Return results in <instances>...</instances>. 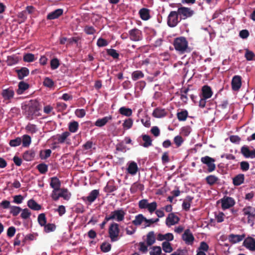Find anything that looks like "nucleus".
Segmentation results:
<instances>
[{"mask_svg": "<svg viewBox=\"0 0 255 255\" xmlns=\"http://www.w3.org/2000/svg\"><path fill=\"white\" fill-rule=\"evenodd\" d=\"M178 12L171 11L168 15V24L170 27H174L178 22Z\"/></svg>", "mask_w": 255, "mask_h": 255, "instance_id": "nucleus-7", "label": "nucleus"}, {"mask_svg": "<svg viewBox=\"0 0 255 255\" xmlns=\"http://www.w3.org/2000/svg\"><path fill=\"white\" fill-rule=\"evenodd\" d=\"M244 175L243 174H239L233 178V183L236 186L241 185L244 182Z\"/></svg>", "mask_w": 255, "mask_h": 255, "instance_id": "nucleus-27", "label": "nucleus"}, {"mask_svg": "<svg viewBox=\"0 0 255 255\" xmlns=\"http://www.w3.org/2000/svg\"><path fill=\"white\" fill-rule=\"evenodd\" d=\"M155 242V237L153 232H150L147 235L146 243L150 246Z\"/></svg>", "mask_w": 255, "mask_h": 255, "instance_id": "nucleus-24", "label": "nucleus"}, {"mask_svg": "<svg viewBox=\"0 0 255 255\" xmlns=\"http://www.w3.org/2000/svg\"><path fill=\"white\" fill-rule=\"evenodd\" d=\"M111 119V116L105 117L102 119H98L95 122V125L99 127H103L104 125H105Z\"/></svg>", "mask_w": 255, "mask_h": 255, "instance_id": "nucleus-21", "label": "nucleus"}, {"mask_svg": "<svg viewBox=\"0 0 255 255\" xmlns=\"http://www.w3.org/2000/svg\"><path fill=\"white\" fill-rule=\"evenodd\" d=\"M18 61L17 57L15 56H9L7 58V62L9 65H12Z\"/></svg>", "mask_w": 255, "mask_h": 255, "instance_id": "nucleus-55", "label": "nucleus"}, {"mask_svg": "<svg viewBox=\"0 0 255 255\" xmlns=\"http://www.w3.org/2000/svg\"><path fill=\"white\" fill-rule=\"evenodd\" d=\"M187 115L188 113L187 111H182L178 113V119L180 121H185L187 118Z\"/></svg>", "mask_w": 255, "mask_h": 255, "instance_id": "nucleus-45", "label": "nucleus"}, {"mask_svg": "<svg viewBox=\"0 0 255 255\" xmlns=\"http://www.w3.org/2000/svg\"><path fill=\"white\" fill-rule=\"evenodd\" d=\"M142 139L143 141H144V143L143 144L144 147H148L151 144V140L150 138V137L146 135H144L142 136Z\"/></svg>", "mask_w": 255, "mask_h": 255, "instance_id": "nucleus-40", "label": "nucleus"}, {"mask_svg": "<svg viewBox=\"0 0 255 255\" xmlns=\"http://www.w3.org/2000/svg\"><path fill=\"white\" fill-rule=\"evenodd\" d=\"M166 113L164 110L156 109L153 112V116L157 118H160L164 117Z\"/></svg>", "mask_w": 255, "mask_h": 255, "instance_id": "nucleus-32", "label": "nucleus"}, {"mask_svg": "<svg viewBox=\"0 0 255 255\" xmlns=\"http://www.w3.org/2000/svg\"><path fill=\"white\" fill-rule=\"evenodd\" d=\"M97 44L99 47L106 46L108 45V42L102 38H100L98 40Z\"/></svg>", "mask_w": 255, "mask_h": 255, "instance_id": "nucleus-52", "label": "nucleus"}, {"mask_svg": "<svg viewBox=\"0 0 255 255\" xmlns=\"http://www.w3.org/2000/svg\"><path fill=\"white\" fill-rule=\"evenodd\" d=\"M162 247L163 249V250L167 253H171L173 249L171 247L170 243H169L168 242H164L162 244Z\"/></svg>", "mask_w": 255, "mask_h": 255, "instance_id": "nucleus-31", "label": "nucleus"}, {"mask_svg": "<svg viewBox=\"0 0 255 255\" xmlns=\"http://www.w3.org/2000/svg\"><path fill=\"white\" fill-rule=\"evenodd\" d=\"M21 209L19 207L11 206L10 207V213L13 216L17 215L20 212Z\"/></svg>", "mask_w": 255, "mask_h": 255, "instance_id": "nucleus-42", "label": "nucleus"}, {"mask_svg": "<svg viewBox=\"0 0 255 255\" xmlns=\"http://www.w3.org/2000/svg\"><path fill=\"white\" fill-rule=\"evenodd\" d=\"M21 141H22V145L23 146L27 147L31 143V137L29 135H24L22 137V140H21Z\"/></svg>", "mask_w": 255, "mask_h": 255, "instance_id": "nucleus-35", "label": "nucleus"}, {"mask_svg": "<svg viewBox=\"0 0 255 255\" xmlns=\"http://www.w3.org/2000/svg\"><path fill=\"white\" fill-rule=\"evenodd\" d=\"M2 95L4 99L9 100L13 98L14 92L10 89H5L2 91Z\"/></svg>", "mask_w": 255, "mask_h": 255, "instance_id": "nucleus-23", "label": "nucleus"}, {"mask_svg": "<svg viewBox=\"0 0 255 255\" xmlns=\"http://www.w3.org/2000/svg\"><path fill=\"white\" fill-rule=\"evenodd\" d=\"M60 197H63L64 199L68 200L70 197V194L67 190L62 189L60 191Z\"/></svg>", "mask_w": 255, "mask_h": 255, "instance_id": "nucleus-44", "label": "nucleus"}, {"mask_svg": "<svg viewBox=\"0 0 255 255\" xmlns=\"http://www.w3.org/2000/svg\"><path fill=\"white\" fill-rule=\"evenodd\" d=\"M222 207L223 209L229 208L234 205V200L229 197H224L221 199Z\"/></svg>", "mask_w": 255, "mask_h": 255, "instance_id": "nucleus-9", "label": "nucleus"}, {"mask_svg": "<svg viewBox=\"0 0 255 255\" xmlns=\"http://www.w3.org/2000/svg\"><path fill=\"white\" fill-rule=\"evenodd\" d=\"M99 194V192L97 190H93L90 194V195L87 197V200L90 202H93Z\"/></svg>", "mask_w": 255, "mask_h": 255, "instance_id": "nucleus-30", "label": "nucleus"}, {"mask_svg": "<svg viewBox=\"0 0 255 255\" xmlns=\"http://www.w3.org/2000/svg\"><path fill=\"white\" fill-rule=\"evenodd\" d=\"M75 114L79 118H83L85 116L86 113L83 109H78L76 110Z\"/></svg>", "mask_w": 255, "mask_h": 255, "instance_id": "nucleus-59", "label": "nucleus"}, {"mask_svg": "<svg viewBox=\"0 0 255 255\" xmlns=\"http://www.w3.org/2000/svg\"><path fill=\"white\" fill-rule=\"evenodd\" d=\"M157 207V204L155 202H153L151 203H148L147 207L146 209L148 210L150 213L153 212L155 210Z\"/></svg>", "mask_w": 255, "mask_h": 255, "instance_id": "nucleus-47", "label": "nucleus"}, {"mask_svg": "<svg viewBox=\"0 0 255 255\" xmlns=\"http://www.w3.org/2000/svg\"><path fill=\"white\" fill-rule=\"evenodd\" d=\"M174 46L177 51L182 53L187 49L188 42L184 37H180L175 39Z\"/></svg>", "mask_w": 255, "mask_h": 255, "instance_id": "nucleus-2", "label": "nucleus"}, {"mask_svg": "<svg viewBox=\"0 0 255 255\" xmlns=\"http://www.w3.org/2000/svg\"><path fill=\"white\" fill-rule=\"evenodd\" d=\"M158 219L156 220L147 219L142 214H139L135 216L134 220L132 221L133 224L135 226L142 225L144 227H149L151 224L156 222Z\"/></svg>", "mask_w": 255, "mask_h": 255, "instance_id": "nucleus-1", "label": "nucleus"}, {"mask_svg": "<svg viewBox=\"0 0 255 255\" xmlns=\"http://www.w3.org/2000/svg\"><path fill=\"white\" fill-rule=\"evenodd\" d=\"M54 83L53 81L48 77L44 78L43 81V85L48 88H51L53 87Z\"/></svg>", "mask_w": 255, "mask_h": 255, "instance_id": "nucleus-36", "label": "nucleus"}, {"mask_svg": "<svg viewBox=\"0 0 255 255\" xmlns=\"http://www.w3.org/2000/svg\"><path fill=\"white\" fill-rule=\"evenodd\" d=\"M120 113L124 116L129 117L132 114V110L129 108H126L125 107H122L119 110Z\"/></svg>", "mask_w": 255, "mask_h": 255, "instance_id": "nucleus-33", "label": "nucleus"}, {"mask_svg": "<svg viewBox=\"0 0 255 255\" xmlns=\"http://www.w3.org/2000/svg\"><path fill=\"white\" fill-rule=\"evenodd\" d=\"M125 215V213L122 210H116L112 212L109 216H107L105 218L106 221L110 220H114L118 222L123 220Z\"/></svg>", "mask_w": 255, "mask_h": 255, "instance_id": "nucleus-3", "label": "nucleus"}, {"mask_svg": "<svg viewBox=\"0 0 255 255\" xmlns=\"http://www.w3.org/2000/svg\"><path fill=\"white\" fill-rule=\"evenodd\" d=\"M110 237L113 241L117 240L119 234V226L116 223H113L109 228Z\"/></svg>", "mask_w": 255, "mask_h": 255, "instance_id": "nucleus-5", "label": "nucleus"}, {"mask_svg": "<svg viewBox=\"0 0 255 255\" xmlns=\"http://www.w3.org/2000/svg\"><path fill=\"white\" fill-rule=\"evenodd\" d=\"M63 10L62 9H57L49 13L47 16L48 19L52 20L57 18L62 14Z\"/></svg>", "mask_w": 255, "mask_h": 255, "instance_id": "nucleus-15", "label": "nucleus"}, {"mask_svg": "<svg viewBox=\"0 0 255 255\" xmlns=\"http://www.w3.org/2000/svg\"><path fill=\"white\" fill-rule=\"evenodd\" d=\"M143 75L140 71H135L132 74V77L133 80H136L143 77Z\"/></svg>", "mask_w": 255, "mask_h": 255, "instance_id": "nucleus-51", "label": "nucleus"}, {"mask_svg": "<svg viewBox=\"0 0 255 255\" xmlns=\"http://www.w3.org/2000/svg\"><path fill=\"white\" fill-rule=\"evenodd\" d=\"M201 161L206 164L208 167V171L212 172L214 170L215 168V165L214 164L215 160L208 156L201 158Z\"/></svg>", "mask_w": 255, "mask_h": 255, "instance_id": "nucleus-8", "label": "nucleus"}, {"mask_svg": "<svg viewBox=\"0 0 255 255\" xmlns=\"http://www.w3.org/2000/svg\"><path fill=\"white\" fill-rule=\"evenodd\" d=\"M148 204L147 200L143 199L139 202V207L141 209H146Z\"/></svg>", "mask_w": 255, "mask_h": 255, "instance_id": "nucleus-56", "label": "nucleus"}, {"mask_svg": "<svg viewBox=\"0 0 255 255\" xmlns=\"http://www.w3.org/2000/svg\"><path fill=\"white\" fill-rule=\"evenodd\" d=\"M29 87V85L23 81L20 82L18 84V88L17 91L18 94H21L23 92L27 89Z\"/></svg>", "mask_w": 255, "mask_h": 255, "instance_id": "nucleus-26", "label": "nucleus"}, {"mask_svg": "<svg viewBox=\"0 0 255 255\" xmlns=\"http://www.w3.org/2000/svg\"><path fill=\"white\" fill-rule=\"evenodd\" d=\"M243 213L245 216H247L248 223L252 226L255 217V208L251 206L246 207L243 209Z\"/></svg>", "mask_w": 255, "mask_h": 255, "instance_id": "nucleus-4", "label": "nucleus"}, {"mask_svg": "<svg viewBox=\"0 0 255 255\" xmlns=\"http://www.w3.org/2000/svg\"><path fill=\"white\" fill-rule=\"evenodd\" d=\"M209 247L208 245L205 242H202L200 244V247L198 249V251H201L203 252L207 251L208 250Z\"/></svg>", "mask_w": 255, "mask_h": 255, "instance_id": "nucleus-63", "label": "nucleus"}, {"mask_svg": "<svg viewBox=\"0 0 255 255\" xmlns=\"http://www.w3.org/2000/svg\"><path fill=\"white\" fill-rule=\"evenodd\" d=\"M127 171L129 174L132 175L136 174L138 171L137 164L134 161H130L128 162Z\"/></svg>", "mask_w": 255, "mask_h": 255, "instance_id": "nucleus-12", "label": "nucleus"}, {"mask_svg": "<svg viewBox=\"0 0 255 255\" xmlns=\"http://www.w3.org/2000/svg\"><path fill=\"white\" fill-rule=\"evenodd\" d=\"M192 198L188 197L186 198L183 203V208L185 210H188L190 207V202L192 201Z\"/></svg>", "mask_w": 255, "mask_h": 255, "instance_id": "nucleus-39", "label": "nucleus"}, {"mask_svg": "<svg viewBox=\"0 0 255 255\" xmlns=\"http://www.w3.org/2000/svg\"><path fill=\"white\" fill-rule=\"evenodd\" d=\"M37 168L41 173H44L47 170V167L45 164H41L37 166Z\"/></svg>", "mask_w": 255, "mask_h": 255, "instance_id": "nucleus-60", "label": "nucleus"}, {"mask_svg": "<svg viewBox=\"0 0 255 255\" xmlns=\"http://www.w3.org/2000/svg\"><path fill=\"white\" fill-rule=\"evenodd\" d=\"M141 32L137 29H132L129 31L130 39L133 41H138L140 39Z\"/></svg>", "mask_w": 255, "mask_h": 255, "instance_id": "nucleus-17", "label": "nucleus"}, {"mask_svg": "<svg viewBox=\"0 0 255 255\" xmlns=\"http://www.w3.org/2000/svg\"><path fill=\"white\" fill-rule=\"evenodd\" d=\"M138 250L143 253H146L147 251V247L145 245L144 243H140L139 244V249Z\"/></svg>", "mask_w": 255, "mask_h": 255, "instance_id": "nucleus-62", "label": "nucleus"}, {"mask_svg": "<svg viewBox=\"0 0 255 255\" xmlns=\"http://www.w3.org/2000/svg\"><path fill=\"white\" fill-rule=\"evenodd\" d=\"M30 215V213L29 210L27 209H25L22 211L21 216L23 219H27L29 217Z\"/></svg>", "mask_w": 255, "mask_h": 255, "instance_id": "nucleus-64", "label": "nucleus"}, {"mask_svg": "<svg viewBox=\"0 0 255 255\" xmlns=\"http://www.w3.org/2000/svg\"><path fill=\"white\" fill-rule=\"evenodd\" d=\"M28 206L32 209L35 210H39L40 209V206L37 204L34 200H30L28 202Z\"/></svg>", "mask_w": 255, "mask_h": 255, "instance_id": "nucleus-34", "label": "nucleus"}, {"mask_svg": "<svg viewBox=\"0 0 255 255\" xmlns=\"http://www.w3.org/2000/svg\"><path fill=\"white\" fill-rule=\"evenodd\" d=\"M207 182L210 184L215 183L217 180V178L214 175H210L206 178Z\"/></svg>", "mask_w": 255, "mask_h": 255, "instance_id": "nucleus-54", "label": "nucleus"}, {"mask_svg": "<svg viewBox=\"0 0 255 255\" xmlns=\"http://www.w3.org/2000/svg\"><path fill=\"white\" fill-rule=\"evenodd\" d=\"M241 152L246 158H255V149L251 150L247 146H243L241 149Z\"/></svg>", "mask_w": 255, "mask_h": 255, "instance_id": "nucleus-11", "label": "nucleus"}, {"mask_svg": "<svg viewBox=\"0 0 255 255\" xmlns=\"http://www.w3.org/2000/svg\"><path fill=\"white\" fill-rule=\"evenodd\" d=\"M182 239L188 244H191L194 241V237L192 234L188 230H186L183 234Z\"/></svg>", "mask_w": 255, "mask_h": 255, "instance_id": "nucleus-16", "label": "nucleus"}, {"mask_svg": "<svg viewBox=\"0 0 255 255\" xmlns=\"http://www.w3.org/2000/svg\"><path fill=\"white\" fill-rule=\"evenodd\" d=\"M245 238L244 235H231L229 237V240L233 244H236L242 241Z\"/></svg>", "mask_w": 255, "mask_h": 255, "instance_id": "nucleus-19", "label": "nucleus"}, {"mask_svg": "<svg viewBox=\"0 0 255 255\" xmlns=\"http://www.w3.org/2000/svg\"><path fill=\"white\" fill-rule=\"evenodd\" d=\"M21 143V139L20 137H17L14 139L11 140L9 144L11 146L15 147L19 145Z\"/></svg>", "mask_w": 255, "mask_h": 255, "instance_id": "nucleus-43", "label": "nucleus"}, {"mask_svg": "<svg viewBox=\"0 0 255 255\" xmlns=\"http://www.w3.org/2000/svg\"><path fill=\"white\" fill-rule=\"evenodd\" d=\"M174 239V236L172 233H167L164 235L159 234L157 235V240L160 241L165 240L167 242L171 241Z\"/></svg>", "mask_w": 255, "mask_h": 255, "instance_id": "nucleus-18", "label": "nucleus"}, {"mask_svg": "<svg viewBox=\"0 0 255 255\" xmlns=\"http://www.w3.org/2000/svg\"><path fill=\"white\" fill-rule=\"evenodd\" d=\"M69 135V133L68 132L63 133L59 136L58 141L61 143L63 142Z\"/></svg>", "mask_w": 255, "mask_h": 255, "instance_id": "nucleus-57", "label": "nucleus"}, {"mask_svg": "<svg viewBox=\"0 0 255 255\" xmlns=\"http://www.w3.org/2000/svg\"><path fill=\"white\" fill-rule=\"evenodd\" d=\"M38 221L41 226H44L46 224V218L44 214H41L38 217Z\"/></svg>", "mask_w": 255, "mask_h": 255, "instance_id": "nucleus-49", "label": "nucleus"}, {"mask_svg": "<svg viewBox=\"0 0 255 255\" xmlns=\"http://www.w3.org/2000/svg\"><path fill=\"white\" fill-rule=\"evenodd\" d=\"M50 65L52 69H57L59 65V60L56 58L53 59L50 62Z\"/></svg>", "mask_w": 255, "mask_h": 255, "instance_id": "nucleus-50", "label": "nucleus"}, {"mask_svg": "<svg viewBox=\"0 0 255 255\" xmlns=\"http://www.w3.org/2000/svg\"><path fill=\"white\" fill-rule=\"evenodd\" d=\"M139 14L141 19L146 20L149 18L148 10L147 9L143 8L139 11Z\"/></svg>", "mask_w": 255, "mask_h": 255, "instance_id": "nucleus-29", "label": "nucleus"}, {"mask_svg": "<svg viewBox=\"0 0 255 255\" xmlns=\"http://www.w3.org/2000/svg\"><path fill=\"white\" fill-rule=\"evenodd\" d=\"M50 186L52 188H53V190H59L60 187V182L59 179L56 177L52 178L51 180Z\"/></svg>", "mask_w": 255, "mask_h": 255, "instance_id": "nucleus-25", "label": "nucleus"}, {"mask_svg": "<svg viewBox=\"0 0 255 255\" xmlns=\"http://www.w3.org/2000/svg\"><path fill=\"white\" fill-rule=\"evenodd\" d=\"M26 129L31 133L35 132L37 129L35 125H28L26 127Z\"/></svg>", "mask_w": 255, "mask_h": 255, "instance_id": "nucleus-61", "label": "nucleus"}, {"mask_svg": "<svg viewBox=\"0 0 255 255\" xmlns=\"http://www.w3.org/2000/svg\"><path fill=\"white\" fill-rule=\"evenodd\" d=\"M101 250L104 252H108L111 250V245L109 243H103L101 246Z\"/></svg>", "mask_w": 255, "mask_h": 255, "instance_id": "nucleus-53", "label": "nucleus"}, {"mask_svg": "<svg viewBox=\"0 0 255 255\" xmlns=\"http://www.w3.org/2000/svg\"><path fill=\"white\" fill-rule=\"evenodd\" d=\"M179 218L173 214H170L166 219V224L168 226L177 224L179 222Z\"/></svg>", "mask_w": 255, "mask_h": 255, "instance_id": "nucleus-14", "label": "nucleus"}, {"mask_svg": "<svg viewBox=\"0 0 255 255\" xmlns=\"http://www.w3.org/2000/svg\"><path fill=\"white\" fill-rule=\"evenodd\" d=\"M161 249L159 246H154L150 248V255H160L161 254Z\"/></svg>", "mask_w": 255, "mask_h": 255, "instance_id": "nucleus-28", "label": "nucleus"}, {"mask_svg": "<svg viewBox=\"0 0 255 255\" xmlns=\"http://www.w3.org/2000/svg\"><path fill=\"white\" fill-rule=\"evenodd\" d=\"M78 128V123L77 122H73L69 124V128L70 131L75 132Z\"/></svg>", "mask_w": 255, "mask_h": 255, "instance_id": "nucleus-41", "label": "nucleus"}, {"mask_svg": "<svg viewBox=\"0 0 255 255\" xmlns=\"http://www.w3.org/2000/svg\"><path fill=\"white\" fill-rule=\"evenodd\" d=\"M55 226L53 224H49L45 226L44 231L46 233L54 231L55 229Z\"/></svg>", "mask_w": 255, "mask_h": 255, "instance_id": "nucleus-48", "label": "nucleus"}, {"mask_svg": "<svg viewBox=\"0 0 255 255\" xmlns=\"http://www.w3.org/2000/svg\"><path fill=\"white\" fill-rule=\"evenodd\" d=\"M23 60L27 62H32L35 60V56L31 53H27L24 55Z\"/></svg>", "mask_w": 255, "mask_h": 255, "instance_id": "nucleus-38", "label": "nucleus"}, {"mask_svg": "<svg viewBox=\"0 0 255 255\" xmlns=\"http://www.w3.org/2000/svg\"><path fill=\"white\" fill-rule=\"evenodd\" d=\"M133 125V121L131 119H128L125 120L123 124V127L126 129H129Z\"/></svg>", "mask_w": 255, "mask_h": 255, "instance_id": "nucleus-37", "label": "nucleus"}, {"mask_svg": "<svg viewBox=\"0 0 255 255\" xmlns=\"http://www.w3.org/2000/svg\"><path fill=\"white\" fill-rule=\"evenodd\" d=\"M244 246L251 251H255V239L252 237L246 238L243 243Z\"/></svg>", "mask_w": 255, "mask_h": 255, "instance_id": "nucleus-10", "label": "nucleus"}, {"mask_svg": "<svg viewBox=\"0 0 255 255\" xmlns=\"http://www.w3.org/2000/svg\"><path fill=\"white\" fill-rule=\"evenodd\" d=\"M19 79H22L29 74V70L27 68L23 67L19 70H17Z\"/></svg>", "mask_w": 255, "mask_h": 255, "instance_id": "nucleus-22", "label": "nucleus"}, {"mask_svg": "<svg viewBox=\"0 0 255 255\" xmlns=\"http://www.w3.org/2000/svg\"><path fill=\"white\" fill-rule=\"evenodd\" d=\"M178 14L180 16L181 18L185 19L187 17H190L193 14V11L189 8L182 7L179 8L177 10Z\"/></svg>", "mask_w": 255, "mask_h": 255, "instance_id": "nucleus-6", "label": "nucleus"}, {"mask_svg": "<svg viewBox=\"0 0 255 255\" xmlns=\"http://www.w3.org/2000/svg\"><path fill=\"white\" fill-rule=\"evenodd\" d=\"M213 93L210 87L205 86L202 88V95L205 99H209L212 96Z\"/></svg>", "mask_w": 255, "mask_h": 255, "instance_id": "nucleus-20", "label": "nucleus"}, {"mask_svg": "<svg viewBox=\"0 0 255 255\" xmlns=\"http://www.w3.org/2000/svg\"><path fill=\"white\" fill-rule=\"evenodd\" d=\"M174 141L177 146H179L182 143L183 140L181 136L178 135L174 137Z\"/></svg>", "mask_w": 255, "mask_h": 255, "instance_id": "nucleus-58", "label": "nucleus"}, {"mask_svg": "<svg viewBox=\"0 0 255 255\" xmlns=\"http://www.w3.org/2000/svg\"><path fill=\"white\" fill-rule=\"evenodd\" d=\"M245 56L248 60H253L255 57L254 53L249 50H246Z\"/></svg>", "mask_w": 255, "mask_h": 255, "instance_id": "nucleus-46", "label": "nucleus"}, {"mask_svg": "<svg viewBox=\"0 0 255 255\" xmlns=\"http://www.w3.org/2000/svg\"><path fill=\"white\" fill-rule=\"evenodd\" d=\"M241 78L239 76H235L233 78L232 81V89L234 91H238L241 86Z\"/></svg>", "mask_w": 255, "mask_h": 255, "instance_id": "nucleus-13", "label": "nucleus"}]
</instances>
